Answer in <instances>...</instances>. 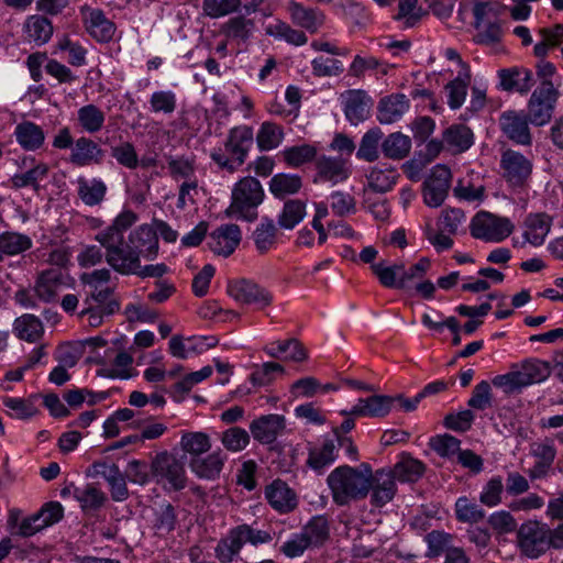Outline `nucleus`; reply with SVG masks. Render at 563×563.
Listing matches in <instances>:
<instances>
[{
	"label": "nucleus",
	"instance_id": "f257e3e1",
	"mask_svg": "<svg viewBox=\"0 0 563 563\" xmlns=\"http://www.w3.org/2000/svg\"><path fill=\"white\" fill-rule=\"evenodd\" d=\"M135 221L136 214L133 211H123L95 236V240L106 250V262L122 275H131L139 268V258L124 236Z\"/></svg>",
	"mask_w": 563,
	"mask_h": 563
},
{
	"label": "nucleus",
	"instance_id": "f03ea898",
	"mask_svg": "<svg viewBox=\"0 0 563 563\" xmlns=\"http://www.w3.org/2000/svg\"><path fill=\"white\" fill-rule=\"evenodd\" d=\"M372 479V467L362 463L358 467L343 465L334 468L327 482L333 500L343 506L365 498L371 490Z\"/></svg>",
	"mask_w": 563,
	"mask_h": 563
},
{
	"label": "nucleus",
	"instance_id": "7ed1b4c3",
	"mask_svg": "<svg viewBox=\"0 0 563 563\" xmlns=\"http://www.w3.org/2000/svg\"><path fill=\"white\" fill-rule=\"evenodd\" d=\"M253 143V131L249 126H235L230 130L223 147L211 152L212 161L219 168L234 173L245 162Z\"/></svg>",
	"mask_w": 563,
	"mask_h": 563
},
{
	"label": "nucleus",
	"instance_id": "20e7f679",
	"mask_svg": "<svg viewBox=\"0 0 563 563\" xmlns=\"http://www.w3.org/2000/svg\"><path fill=\"white\" fill-rule=\"evenodd\" d=\"M264 190L254 177L240 179L232 189L231 203L225 214L231 218L254 221L257 218V207L263 202Z\"/></svg>",
	"mask_w": 563,
	"mask_h": 563
},
{
	"label": "nucleus",
	"instance_id": "39448f33",
	"mask_svg": "<svg viewBox=\"0 0 563 563\" xmlns=\"http://www.w3.org/2000/svg\"><path fill=\"white\" fill-rule=\"evenodd\" d=\"M559 96L560 92L552 81L540 82L528 101L527 117L529 121L539 126L550 122Z\"/></svg>",
	"mask_w": 563,
	"mask_h": 563
},
{
	"label": "nucleus",
	"instance_id": "423d86ee",
	"mask_svg": "<svg viewBox=\"0 0 563 563\" xmlns=\"http://www.w3.org/2000/svg\"><path fill=\"white\" fill-rule=\"evenodd\" d=\"M470 229L475 239L500 242L512 233L514 224L507 218L482 211L472 219Z\"/></svg>",
	"mask_w": 563,
	"mask_h": 563
},
{
	"label": "nucleus",
	"instance_id": "0eeeda50",
	"mask_svg": "<svg viewBox=\"0 0 563 563\" xmlns=\"http://www.w3.org/2000/svg\"><path fill=\"white\" fill-rule=\"evenodd\" d=\"M227 291L236 302L255 305L258 309H264L273 302V295L269 290L249 279L230 282Z\"/></svg>",
	"mask_w": 563,
	"mask_h": 563
},
{
	"label": "nucleus",
	"instance_id": "6e6552de",
	"mask_svg": "<svg viewBox=\"0 0 563 563\" xmlns=\"http://www.w3.org/2000/svg\"><path fill=\"white\" fill-rule=\"evenodd\" d=\"M152 471L155 476L167 481L175 490H180L186 486V472L183 462L166 451L155 456L152 462Z\"/></svg>",
	"mask_w": 563,
	"mask_h": 563
},
{
	"label": "nucleus",
	"instance_id": "1a4fd4ad",
	"mask_svg": "<svg viewBox=\"0 0 563 563\" xmlns=\"http://www.w3.org/2000/svg\"><path fill=\"white\" fill-rule=\"evenodd\" d=\"M451 170L446 166L433 167L423 186V199L429 207L438 208L443 203L451 186Z\"/></svg>",
	"mask_w": 563,
	"mask_h": 563
},
{
	"label": "nucleus",
	"instance_id": "9d476101",
	"mask_svg": "<svg viewBox=\"0 0 563 563\" xmlns=\"http://www.w3.org/2000/svg\"><path fill=\"white\" fill-rule=\"evenodd\" d=\"M503 175L511 186H522L532 173V163L522 154L507 150L501 155Z\"/></svg>",
	"mask_w": 563,
	"mask_h": 563
},
{
	"label": "nucleus",
	"instance_id": "9b49d317",
	"mask_svg": "<svg viewBox=\"0 0 563 563\" xmlns=\"http://www.w3.org/2000/svg\"><path fill=\"white\" fill-rule=\"evenodd\" d=\"M128 243L139 261H141V258L153 261L157 255V233L148 224H143L134 229L128 236Z\"/></svg>",
	"mask_w": 563,
	"mask_h": 563
},
{
	"label": "nucleus",
	"instance_id": "f8f14e48",
	"mask_svg": "<svg viewBox=\"0 0 563 563\" xmlns=\"http://www.w3.org/2000/svg\"><path fill=\"white\" fill-rule=\"evenodd\" d=\"M286 9L291 22L295 25L307 30L309 33H317L324 24L325 15L317 8L306 7L300 2L290 0L288 1Z\"/></svg>",
	"mask_w": 563,
	"mask_h": 563
},
{
	"label": "nucleus",
	"instance_id": "ddd939ff",
	"mask_svg": "<svg viewBox=\"0 0 563 563\" xmlns=\"http://www.w3.org/2000/svg\"><path fill=\"white\" fill-rule=\"evenodd\" d=\"M227 460V453L221 449H217L206 456L201 455L190 459L189 467L197 477L207 481H216L220 477Z\"/></svg>",
	"mask_w": 563,
	"mask_h": 563
},
{
	"label": "nucleus",
	"instance_id": "4468645a",
	"mask_svg": "<svg viewBox=\"0 0 563 563\" xmlns=\"http://www.w3.org/2000/svg\"><path fill=\"white\" fill-rule=\"evenodd\" d=\"M285 429V418L280 415H265L250 423L252 437L262 444L273 443Z\"/></svg>",
	"mask_w": 563,
	"mask_h": 563
},
{
	"label": "nucleus",
	"instance_id": "2eb2a0df",
	"mask_svg": "<svg viewBox=\"0 0 563 563\" xmlns=\"http://www.w3.org/2000/svg\"><path fill=\"white\" fill-rule=\"evenodd\" d=\"M314 181H329L333 185L347 179L350 170L345 159L321 155L316 161Z\"/></svg>",
	"mask_w": 563,
	"mask_h": 563
},
{
	"label": "nucleus",
	"instance_id": "dca6fc26",
	"mask_svg": "<svg viewBox=\"0 0 563 563\" xmlns=\"http://www.w3.org/2000/svg\"><path fill=\"white\" fill-rule=\"evenodd\" d=\"M394 397L375 395L368 398L358 399L357 404L350 411L342 410L343 416L356 417H384L389 413Z\"/></svg>",
	"mask_w": 563,
	"mask_h": 563
},
{
	"label": "nucleus",
	"instance_id": "f3484780",
	"mask_svg": "<svg viewBox=\"0 0 563 563\" xmlns=\"http://www.w3.org/2000/svg\"><path fill=\"white\" fill-rule=\"evenodd\" d=\"M528 120V117L515 111H508L500 115L499 124L503 132L511 141L521 145H529L531 143V134Z\"/></svg>",
	"mask_w": 563,
	"mask_h": 563
},
{
	"label": "nucleus",
	"instance_id": "a211bd4d",
	"mask_svg": "<svg viewBox=\"0 0 563 563\" xmlns=\"http://www.w3.org/2000/svg\"><path fill=\"white\" fill-rule=\"evenodd\" d=\"M66 276L59 269H46L35 280L34 292L43 302L56 299L58 292L65 286Z\"/></svg>",
	"mask_w": 563,
	"mask_h": 563
},
{
	"label": "nucleus",
	"instance_id": "6ab92c4d",
	"mask_svg": "<svg viewBox=\"0 0 563 563\" xmlns=\"http://www.w3.org/2000/svg\"><path fill=\"white\" fill-rule=\"evenodd\" d=\"M241 241V231L236 224H225L210 234V249L224 257L231 255Z\"/></svg>",
	"mask_w": 563,
	"mask_h": 563
},
{
	"label": "nucleus",
	"instance_id": "aec40b11",
	"mask_svg": "<svg viewBox=\"0 0 563 563\" xmlns=\"http://www.w3.org/2000/svg\"><path fill=\"white\" fill-rule=\"evenodd\" d=\"M103 158L104 151L91 139L82 136L76 140L69 161L78 167H85L99 165Z\"/></svg>",
	"mask_w": 563,
	"mask_h": 563
},
{
	"label": "nucleus",
	"instance_id": "412c9836",
	"mask_svg": "<svg viewBox=\"0 0 563 563\" xmlns=\"http://www.w3.org/2000/svg\"><path fill=\"white\" fill-rule=\"evenodd\" d=\"M341 98L344 113L351 123L357 124L367 118L372 100L364 90H347Z\"/></svg>",
	"mask_w": 563,
	"mask_h": 563
},
{
	"label": "nucleus",
	"instance_id": "4be33fe9",
	"mask_svg": "<svg viewBox=\"0 0 563 563\" xmlns=\"http://www.w3.org/2000/svg\"><path fill=\"white\" fill-rule=\"evenodd\" d=\"M328 538V530H303L286 541L282 547V551L288 558H296L301 555L310 545L323 544Z\"/></svg>",
	"mask_w": 563,
	"mask_h": 563
},
{
	"label": "nucleus",
	"instance_id": "5701e85b",
	"mask_svg": "<svg viewBox=\"0 0 563 563\" xmlns=\"http://www.w3.org/2000/svg\"><path fill=\"white\" fill-rule=\"evenodd\" d=\"M266 499L279 512H289L297 506L296 493L283 481L276 479L266 487Z\"/></svg>",
	"mask_w": 563,
	"mask_h": 563
},
{
	"label": "nucleus",
	"instance_id": "b1692460",
	"mask_svg": "<svg viewBox=\"0 0 563 563\" xmlns=\"http://www.w3.org/2000/svg\"><path fill=\"white\" fill-rule=\"evenodd\" d=\"M372 504L382 507L389 503L397 490L395 477L389 471L378 470L375 473L372 472Z\"/></svg>",
	"mask_w": 563,
	"mask_h": 563
},
{
	"label": "nucleus",
	"instance_id": "393cba45",
	"mask_svg": "<svg viewBox=\"0 0 563 563\" xmlns=\"http://www.w3.org/2000/svg\"><path fill=\"white\" fill-rule=\"evenodd\" d=\"M500 87L508 92L528 93L534 85L533 74L527 68L501 69L498 73Z\"/></svg>",
	"mask_w": 563,
	"mask_h": 563
},
{
	"label": "nucleus",
	"instance_id": "a878e982",
	"mask_svg": "<svg viewBox=\"0 0 563 563\" xmlns=\"http://www.w3.org/2000/svg\"><path fill=\"white\" fill-rule=\"evenodd\" d=\"M86 29L99 42H109L115 33V25L99 9L84 11Z\"/></svg>",
	"mask_w": 563,
	"mask_h": 563
},
{
	"label": "nucleus",
	"instance_id": "bb28decb",
	"mask_svg": "<svg viewBox=\"0 0 563 563\" xmlns=\"http://www.w3.org/2000/svg\"><path fill=\"white\" fill-rule=\"evenodd\" d=\"M409 108V100L404 93H394L380 99L377 119L382 124L398 121Z\"/></svg>",
	"mask_w": 563,
	"mask_h": 563
},
{
	"label": "nucleus",
	"instance_id": "cd10ccee",
	"mask_svg": "<svg viewBox=\"0 0 563 563\" xmlns=\"http://www.w3.org/2000/svg\"><path fill=\"white\" fill-rule=\"evenodd\" d=\"M552 225L547 213H531L526 218L523 238L534 246L542 245Z\"/></svg>",
	"mask_w": 563,
	"mask_h": 563
},
{
	"label": "nucleus",
	"instance_id": "c85d7f7f",
	"mask_svg": "<svg viewBox=\"0 0 563 563\" xmlns=\"http://www.w3.org/2000/svg\"><path fill=\"white\" fill-rule=\"evenodd\" d=\"M107 185L98 178H77V195L84 205L88 207L100 206L107 194Z\"/></svg>",
	"mask_w": 563,
	"mask_h": 563
},
{
	"label": "nucleus",
	"instance_id": "c756f323",
	"mask_svg": "<svg viewBox=\"0 0 563 563\" xmlns=\"http://www.w3.org/2000/svg\"><path fill=\"white\" fill-rule=\"evenodd\" d=\"M53 24L51 20L42 14H32L26 18L23 24V32L29 41L37 45L47 43L53 35Z\"/></svg>",
	"mask_w": 563,
	"mask_h": 563
},
{
	"label": "nucleus",
	"instance_id": "7c9ffc66",
	"mask_svg": "<svg viewBox=\"0 0 563 563\" xmlns=\"http://www.w3.org/2000/svg\"><path fill=\"white\" fill-rule=\"evenodd\" d=\"M279 157L288 167L299 168L305 164L317 161L318 147L310 143L288 146L279 153Z\"/></svg>",
	"mask_w": 563,
	"mask_h": 563
},
{
	"label": "nucleus",
	"instance_id": "2f4dec72",
	"mask_svg": "<svg viewBox=\"0 0 563 563\" xmlns=\"http://www.w3.org/2000/svg\"><path fill=\"white\" fill-rule=\"evenodd\" d=\"M552 530H518L517 539L522 552L530 556L537 558L549 549L547 541V532Z\"/></svg>",
	"mask_w": 563,
	"mask_h": 563
},
{
	"label": "nucleus",
	"instance_id": "473e14b6",
	"mask_svg": "<svg viewBox=\"0 0 563 563\" xmlns=\"http://www.w3.org/2000/svg\"><path fill=\"white\" fill-rule=\"evenodd\" d=\"M302 178L297 174L279 173L274 175L268 189L277 199H285L288 196L297 195L302 188Z\"/></svg>",
	"mask_w": 563,
	"mask_h": 563
},
{
	"label": "nucleus",
	"instance_id": "72a5a7b5",
	"mask_svg": "<svg viewBox=\"0 0 563 563\" xmlns=\"http://www.w3.org/2000/svg\"><path fill=\"white\" fill-rule=\"evenodd\" d=\"M552 366L549 362L530 358L521 363L517 373L522 386L526 387L545 380L550 376Z\"/></svg>",
	"mask_w": 563,
	"mask_h": 563
},
{
	"label": "nucleus",
	"instance_id": "f704fd0d",
	"mask_svg": "<svg viewBox=\"0 0 563 563\" xmlns=\"http://www.w3.org/2000/svg\"><path fill=\"white\" fill-rule=\"evenodd\" d=\"M13 332L20 340L35 343L42 339L44 325L36 316L25 313L14 320Z\"/></svg>",
	"mask_w": 563,
	"mask_h": 563
},
{
	"label": "nucleus",
	"instance_id": "c9c22d12",
	"mask_svg": "<svg viewBox=\"0 0 563 563\" xmlns=\"http://www.w3.org/2000/svg\"><path fill=\"white\" fill-rule=\"evenodd\" d=\"M64 517V508L58 501H48L42 506V508L25 518L21 523L20 528H32V526L42 519V525L37 528H47L49 526L58 523Z\"/></svg>",
	"mask_w": 563,
	"mask_h": 563
},
{
	"label": "nucleus",
	"instance_id": "e433bc0d",
	"mask_svg": "<svg viewBox=\"0 0 563 563\" xmlns=\"http://www.w3.org/2000/svg\"><path fill=\"white\" fill-rule=\"evenodd\" d=\"M32 247V240L29 235L5 231L0 233V263L4 256H15Z\"/></svg>",
	"mask_w": 563,
	"mask_h": 563
},
{
	"label": "nucleus",
	"instance_id": "4c0bfd02",
	"mask_svg": "<svg viewBox=\"0 0 563 563\" xmlns=\"http://www.w3.org/2000/svg\"><path fill=\"white\" fill-rule=\"evenodd\" d=\"M14 135L18 143L26 151L40 148L45 140L42 128L31 121L19 123L15 126Z\"/></svg>",
	"mask_w": 563,
	"mask_h": 563
},
{
	"label": "nucleus",
	"instance_id": "58836bf2",
	"mask_svg": "<svg viewBox=\"0 0 563 563\" xmlns=\"http://www.w3.org/2000/svg\"><path fill=\"white\" fill-rule=\"evenodd\" d=\"M399 174L396 168L375 166L366 175L368 188L374 192L385 194L396 184Z\"/></svg>",
	"mask_w": 563,
	"mask_h": 563
},
{
	"label": "nucleus",
	"instance_id": "ea45409f",
	"mask_svg": "<svg viewBox=\"0 0 563 563\" xmlns=\"http://www.w3.org/2000/svg\"><path fill=\"white\" fill-rule=\"evenodd\" d=\"M389 472L400 482H417L424 474L426 465L409 454H402Z\"/></svg>",
	"mask_w": 563,
	"mask_h": 563
},
{
	"label": "nucleus",
	"instance_id": "a19ab883",
	"mask_svg": "<svg viewBox=\"0 0 563 563\" xmlns=\"http://www.w3.org/2000/svg\"><path fill=\"white\" fill-rule=\"evenodd\" d=\"M222 33L238 43L246 42L255 31V22L244 15L229 19L221 29Z\"/></svg>",
	"mask_w": 563,
	"mask_h": 563
},
{
	"label": "nucleus",
	"instance_id": "79ce46f5",
	"mask_svg": "<svg viewBox=\"0 0 563 563\" xmlns=\"http://www.w3.org/2000/svg\"><path fill=\"white\" fill-rule=\"evenodd\" d=\"M506 5L499 1H477L473 7L474 27L479 30L485 23L498 22V18L506 11Z\"/></svg>",
	"mask_w": 563,
	"mask_h": 563
},
{
	"label": "nucleus",
	"instance_id": "37998d69",
	"mask_svg": "<svg viewBox=\"0 0 563 563\" xmlns=\"http://www.w3.org/2000/svg\"><path fill=\"white\" fill-rule=\"evenodd\" d=\"M180 448L191 459L199 457L211 449L210 437L201 431L184 432L180 438Z\"/></svg>",
	"mask_w": 563,
	"mask_h": 563
},
{
	"label": "nucleus",
	"instance_id": "c03bdc74",
	"mask_svg": "<svg viewBox=\"0 0 563 563\" xmlns=\"http://www.w3.org/2000/svg\"><path fill=\"white\" fill-rule=\"evenodd\" d=\"M85 305H93L96 308H100V311L106 312L107 316L119 310V302L113 298L112 289L108 285L90 287Z\"/></svg>",
	"mask_w": 563,
	"mask_h": 563
},
{
	"label": "nucleus",
	"instance_id": "a18cd8bd",
	"mask_svg": "<svg viewBox=\"0 0 563 563\" xmlns=\"http://www.w3.org/2000/svg\"><path fill=\"white\" fill-rule=\"evenodd\" d=\"M306 216V202L300 199H290L284 203L278 216V227L285 230H292Z\"/></svg>",
	"mask_w": 563,
	"mask_h": 563
},
{
	"label": "nucleus",
	"instance_id": "49530a36",
	"mask_svg": "<svg viewBox=\"0 0 563 563\" xmlns=\"http://www.w3.org/2000/svg\"><path fill=\"white\" fill-rule=\"evenodd\" d=\"M74 497L80 504L85 512L98 510L107 500V495L93 484H88L82 488H76L74 490Z\"/></svg>",
	"mask_w": 563,
	"mask_h": 563
},
{
	"label": "nucleus",
	"instance_id": "de8ad7c7",
	"mask_svg": "<svg viewBox=\"0 0 563 563\" xmlns=\"http://www.w3.org/2000/svg\"><path fill=\"white\" fill-rule=\"evenodd\" d=\"M443 143L453 152L462 153L473 143V133L465 125H453L445 130Z\"/></svg>",
	"mask_w": 563,
	"mask_h": 563
},
{
	"label": "nucleus",
	"instance_id": "09e8293b",
	"mask_svg": "<svg viewBox=\"0 0 563 563\" xmlns=\"http://www.w3.org/2000/svg\"><path fill=\"white\" fill-rule=\"evenodd\" d=\"M470 82V68H465L464 71H460L457 77L445 86L448 103L452 109H459L463 104Z\"/></svg>",
	"mask_w": 563,
	"mask_h": 563
},
{
	"label": "nucleus",
	"instance_id": "8fccbe9b",
	"mask_svg": "<svg viewBox=\"0 0 563 563\" xmlns=\"http://www.w3.org/2000/svg\"><path fill=\"white\" fill-rule=\"evenodd\" d=\"M410 148V137L400 132L389 134L382 143L384 155L391 159L405 158L409 154Z\"/></svg>",
	"mask_w": 563,
	"mask_h": 563
},
{
	"label": "nucleus",
	"instance_id": "3c124183",
	"mask_svg": "<svg viewBox=\"0 0 563 563\" xmlns=\"http://www.w3.org/2000/svg\"><path fill=\"white\" fill-rule=\"evenodd\" d=\"M219 439L223 448L231 453L242 452L251 442L249 431L236 426L222 431Z\"/></svg>",
	"mask_w": 563,
	"mask_h": 563
},
{
	"label": "nucleus",
	"instance_id": "603ef678",
	"mask_svg": "<svg viewBox=\"0 0 563 563\" xmlns=\"http://www.w3.org/2000/svg\"><path fill=\"white\" fill-rule=\"evenodd\" d=\"M284 136L285 133L280 125L264 122L257 132L256 142L261 151H272L282 144Z\"/></svg>",
	"mask_w": 563,
	"mask_h": 563
},
{
	"label": "nucleus",
	"instance_id": "864d4df0",
	"mask_svg": "<svg viewBox=\"0 0 563 563\" xmlns=\"http://www.w3.org/2000/svg\"><path fill=\"white\" fill-rule=\"evenodd\" d=\"M48 174V166L44 163L34 165L30 170L15 174L11 178L13 188L21 189L24 187H32L35 191L40 189V181L46 178Z\"/></svg>",
	"mask_w": 563,
	"mask_h": 563
},
{
	"label": "nucleus",
	"instance_id": "5fc2aeb1",
	"mask_svg": "<svg viewBox=\"0 0 563 563\" xmlns=\"http://www.w3.org/2000/svg\"><path fill=\"white\" fill-rule=\"evenodd\" d=\"M154 511V525L157 528H173V526H185L183 521L187 514L185 509L176 510L170 504H161Z\"/></svg>",
	"mask_w": 563,
	"mask_h": 563
},
{
	"label": "nucleus",
	"instance_id": "6e6d98bb",
	"mask_svg": "<svg viewBox=\"0 0 563 563\" xmlns=\"http://www.w3.org/2000/svg\"><path fill=\"white\" fill-rule=\"evenodd\" d=\"M79 125L88 133L99 132L104 124V113L95 104H87L78 109Z\"/></svg>",
	"mask_w": 563,
	"mask_h": 563
},
{
	"label": "nucleus",
	"instance_id": "4d7b16f0",
	"mask_svg": "<svg viewBox=\"0 0 563 563\" xmlns=\"http://www.w3.org/2000/svg\"><path fill=\"white\" fill-rule=\"evenodd\" d=\"M383 132L378 128L368 130L362 137L356 156L366 162H374L379 157V143Z\"/></svg>",
	"mask_w": 563,
	"mask_h": 563
},
{
	"label": "nucleus",
	"instance_id": "13d9d810",
	"mask_svg": "<svg viewBox=\"0 0 563 563\" xmlns=\"http://www.w3.org/2000/svg\"><path fill=\"white\" fill-rule=\"evenodd\" d=\"M277 227L272 219L265 218L253 233V240L257 251L267 252L276 241Z\"/></svg>",
	"mask_w": 563,
	"mask_h": 563
},
{
	"label": "nucleus",
	"instance_id": "bf43d9fd",
	"mask_svg": "<svg viewBox=\"0 0 563 563\" xmlns=\"http://www.w3.org/2000/svg\"><path fill=\"white\" fill-rule=\"evenodd\" d=\"M335 460V444L332 440H325L321 446L309 449L308 465L313 470H322Z\"/></svg>",
	"mask_w": 563,
	"mask_h": 563
},
{
	"label": "nucleus",
	"instance_id": "052dcab7",
	"mask_svg": "<svg viewBox=\"0 0 563 563\" xmlns=\"http://www.w3.org/2000/svg\"><path fill=\"white\" fill-rule=\"evenodd\" d=\"M371 269L384 287L399 288V277L404 271V265L387 266L384 262H379L372 264Z\"/></svg>",
	"mask_w": 563,
	"mask_h": 563
},
{
	"label": "nucleus",
	"instance_id": "680f3d73",
	"mask_svg": "<svg viewBox=\"0 0 563 563\" xmlns=\"http://www.w3.org/2000/svg\"><path fill=\"white\" fill-rule=\"evenodd\" d=\"M424 541L428 544L426 556L429 559L438 558L452 549L450 548L451 536L443 530H431L424 537Z\"/></svg>",
	"mask_w": 563,
	"mask_h": 563
},
{
	"label": "nucleus",
	"instance_id": "e2e57ef3",
	"mask_svg": "<svg viewBox=\"0 0 563 563\" xmlns=\"http://www.w3.org/2000/svg\"><path fill=\"white\" fill-rule=\"evenodd\" d=\"M241 5V0H203L202 11L211 19H218L235 12Z\"/></svg>",
	"mask_w": 563,
	"mask_h": 563
},
{
	"label": "nucleus",
	"instance_id": "0e129e2a",
	"mask_svg": "<svg viewBox=\"0 0 563 563\" xmlns=\"http://www.w3.org/2000/svg\"><path fill=\"white\" fill-rule=\"evenodd\" d=\"M242 534V530H239L238 533L232 532L228 538L222 539L218 543L216 555L221 562H231L233 556L240 551L243 544Z\"/></svg>",
	"mask_w": 563,
	"mask_h": 563
},
{
	"label": "nucleus",
	"instance_id": "69168bd1",
	"mask_svg": "<svg viewBox=\"0 0 563 563\" xmlns=\"http://www.w3.org/2000/svg\"><path fill=\"white\" fill-rule=\"evenodd\" d=\"M167 167L169 170V175L175 180L185 179L192 180L195 179V162L187 157H169L167 161Z\"/></svg>",
	"mask_w": 563,
	"mask_h": 563
},
{
	"label": "nucleus",
	"instance_id": "338daca9",
	"mask_svg": "<svg viewBox=\"0 0 563 563\" xmlns=\"http://www.w3.org/2000/svg\"><path fill=\"white\" fill-rule=\"evenodd\" d=\"M132 363H133L132 355L129 354L128 352L123 351V352L118 353L117 356L114 357L113 367L104 368V369L100 371L99 373L102 376H107L110 378L126 379L132 376V374H131Z\"/></svg>",
	"mask_w": 563,
	"mask_h": 563
},
{
	"label": "nucleus",
	"instance_id": "774afa93",
	"mask_svg": "<svg viewBox=\"0 0 563 563\" xmlns=\"http://www.w3.org/2000/svg\"><path fill=\"white\" fill-rule=\"evenodd\" d=\"M457 519L463 523L474 525L479 522L484 517V511L476 504L471 503L467 498L461 497L455 504Z\"/></svg>",
	"mask_w": 563,
	"mask_h": 563
}]
</instances>
